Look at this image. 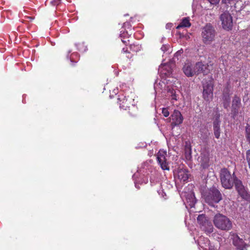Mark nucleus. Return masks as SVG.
I'll use <instances>...</instances> for the list:
<instances>
[{
    "label": "nucleus",
    "instance_id": "1",
    "mask_svg": "<svg viewBox=\"0 0 250 250\" xmlns=\"http://www.w3.org/2000/svg\"><path fill=\"white\" fill-rule=\"evenodd\" d=\"M216 34L214 27L210 23H207L201 29V37L203 43L206 45L210 44L215 41Z\"/></svg>",
    "mask_w": 250,
    "mask_h": 250
},
{
    "label": "nucleus",
    "instance_id": "2",
    "mask_svg": "<svg viewBox=\"0 0 250 250\" xmlns=\"http://www.w3.org/2000/svg\"><path fill=\"white\" fill-rule=\"evenodd\" d=\"M213 223L217 229L222 230L229 231L232 228L231 220L227 216L220 213L215 215Z\"/></svg>",
    "mask_w": 250,
    "mask_h": 250
},
{
    "label": "nucleus",
    "instance_id": "3",
    "mask_svg": "<svg viewBox=\"0 0 250 250\" xmlns=\"http://www.w3.org/2000/svg\"><path fill=\"white\" fill-rule=\"evenodd\" d=\"M236 176L233 174L231 175L229 170L224 168L220 171V179L222 186L226 189H230L233 186L234 178Z\"/></svg>",
    "mask_w": 250,
    "mask_h": 250
},
{
    "label": "nucleus",
    "instance_id": "4",
    "mask_svg": "<svg viewBox=\"0 0 250 250\" xmlns=\"http://www.w3.org/2000/svg\"><path fill=\"white\" fill-rule=\"evenodd\" d=\"M222 199L220 192L214 187L211 188L205 195L206 202L211 206H214V204L219 203Z\"/></svg>",
    "mask_w": 250,
    "mask_h": 250
},
{
    "label": "nucleus",
    "instance_id": "5",
    "mask_svg": "<svg viewBox=\"0 0 250 250\" xmlns=\"http://www.w3.org/2000/svg\"><path fill=\"white\" fill-rule=\"evenodd\" d=\"M133 96V94H131L130 97L129 96H127V97L126 96H119L118 100L120 108L124 110H127L130 105L134 106L135 102Z\"/></svg>",
    "mask_w": 250,
    "mask_h": 250
},
{
    "label": "nucleus",
    "instance_id": "6",
    "mask_svg": "<svg viewBox=\"0 0 250 250\" xmlns=\"http://www.w3.org/2000/svg\"><path fill=\"white\" fill-rule=\"evenodd\" d=\"M167 153L163 150H160L157 154V160L163 170H169L167 162Z\"/></svg>",
    "mask_w": 250,
    "mask_h": 250
},
{
    "label": "nucleus",
    "instance_id": "7",
    "mask_svg": "<svg viewBox=\"0 0 250 250\" xmlns=\"http://www.w3.org/2000/svg\"><path fill=\"white\" fill-rule=\"evenodd\" d=\"M220 20L222 27L226 30H230L233 26L232 17L228 12H225L221 15Z\"/></svg>",
    "mask_w": 250,
    "mask_h": 250
},
{
    "label": "nucleus",
    "instance_id": "8",
    "mask_svg": "<svg viewBox=\"0 0 250 250\" xmlns=\"http://www.w3.org/2000/svg\"><path fill=\"white\" fill-rule=\"evenodd\" d=\"M213 86L211 82L203 83V96L207 101H210L213 98Z\"/></svg>",
    "mask_w": 250,
    "mask_h": 250
},
{
    "label": "nucleus",
    "instance_id": "9",
    "mask_svg": "<svg viewBox=\"0 0 250 250\" xmlns=\"http://www.w3.org/2000/svg\"><path fill=\"white\" fill-rule=\"evenodd\" d=\"M183 117L180 111L175 109L170 116L171 125H180L183 123Z\"/></svg>",
    "mask_w": 250,
    "mask_h": 250
},
{
    "label": "nucleus",
    "instance_id": "10",
    "mask_svg": "<svg viewBox=\"0 0 250 250\" xmlns=\"http://www.w3.org/2000/svg\"><path fill=\"white\" fill-rule=\"evenodd\" d=\"M231 236L232 237V239L233 244L237 248V249L244 250L245 249L246 243L243 239L240 238L236 233H232Z\"/></svg>",
    "mask_w": 250,
    "mask_h": 250
},
{
    "label": "nucleus",
    "instance_id": "11",
    "mask_svg": "<svg viewBox=\"0 0 250 250\" xmlns=\"http://www.w3.org/2000/svg\"><path fill=\"white\" fill-rule=\"evenodd\" d=\"M195 69L196 75L201 73L204 74H207L210 70V66L208 64H204L202 62L196 63L195 64Z\"/></svg>",
    "mask_w": 250,
    "mask_h": 250
},
{
    "label": "nucleus",
    "instance_id": "12",
    "mask_svg": "<svg viewBox=\"0 0 250 250\" xmlns=\"http://www.w3.org/2000/svg\"><path fill=\"white\" fill-rule=\"evenodd\" d=\"M183 70L184 73L187 77H191L194 75H196L195 65L193 66L191 63L189 61L185 63Z\"/></svg>",
    "mask_w": 250,
    "mask_h": 250
},
{
    "label": "nucleus",
    "instance_id": "13",
    "mask_svg": "<svg viewBox=\"0 0 250 250\" xmlns=\"http://www.w3.org/2000/svg\"><path fill=\"white\" fill-rule=\"evenodd\" d=\"M231 94L230 90L229 87H226L223 90V100L224 101V106L225 108H227L229 106L230 102V95Z\"/></svg>",
    "mask_w": 250,
    "mask_h": 250
},
{
    "label": "nucleus",
    "instance_id": "14",
    "mask_svg": "<svg viewBox=\"0 0 250 250\" xmlns=\"http://www.w3.org/2000/svg\"><path fill=\"white\" fill-rule=\"evenodd\" d=\"M241 105V99L240 97L235 96L232 104V110L234 114L238 113V109Z\"/></svg>",
    "mask_w": 250,
    "mask_h": 250
},
{
    "label": "nucleus",
    "instance_id": "15",
    "mask_svg": "<svg viewBox=\"0 0 250 250\" xmlns=\"http://www.w3.org/2000/svg\"><path fill=\"white\" fill-rule=\"evenodd\" d=\"M166 87V84L164 82L160 81L159 83H155L154 85V88L156 94L162 93Z\"/></svg>",
    "mask_w": 250,
    "mask_h": 250
},
{
    "label": "nucleus",
    "instance_id": "16",
    "mask_svg": "<svg viewBox=\"0 0 250 250\" xmlns=\"http://www.w3.org/2000/svg\"><path fill=\"white\" fill-rule=\"evenodd\" d=\"M186 200L191 208L193 207L196 202V200L193 193L188 194L186 196Z\"/></svg>",
    "mask_w": 250,
    "mask_h": 250
},
{
    "label": "nucleus",
    "instance_id": "17",
    "mask_svg": "<svg viewBox=\"0 0 250 250\" xmlns=\"http://www.w3.org/2000/svg\"><path fill=\"white\" fill-rule=\"evenodd\" d=\"M197 222L201 226V228H202L209 221L207 219L205 215H199L197 217Z\"/></svg>",
    "mask_w": 250,
    "mask_h": 250
},
{
    "label": "nucleus",
    "instance_id": "18",
    "mask_svg": "<svg viewBox=\"0 0 250 250\" xmlns=\"http://www.w3.org/2000/svg\"><path fill=\"white\" fill-rule=\"evenodd\" d=\"M191 25L189 22V19L188 18H184L181 23L177 26V29H179L181 27H189Z\"/></svg>",
    "mask_w": 250,
    "mask_h": 250
},
{
    "label": "nucleus",
    "instance_id": "19",
    "mask_svg": "<svg viewBox=\"0 0 250 250\" xmlns=\"http://www.w3.org/2000/svg\"><path fill=\"white\" fill-rule=\"evenodd\" d=\"M237 192L239 195L244 199L247 200L250 197V195L246 190L245 188H241V189L237 191Z\"/></svg>",
    "mask_w": 250,
    "mask_h": 250
},
{
    "label": "nucleus",
    "instance_id": "20",
    "mask_svg": "<svg viewBox=\"0 0 250 250\" xmlns=\"http://www.w3.org/2000/svg\"><path fill=\"white\" fill-rule=\"evenodd\" d=\"M233 184H234L235 188L237 191L241 188H245L242 184V181L239 180L236 177H235Z\"/></svg>",
    "mask_w": 250,
    "mask_h": 250
},
{
    "label": "nucleus",
    "instance_id": "21",
    "mask_svg": "<svg viewBox=\"0 0 250 250\" xmlns=\"http://www.w3.org/2000/svg\"><path fill=\"white\" fill-rule=\"evenodd\" d=\"M202 229L205 232L210 233L213 231V227L210 222H208L205 226H204Z\"/></svg>",
    "mask_w": 250,
    "mask_h": 250
},
{
    "label": "nucleus",
    "instance_id": "22",
    "mask_svg": "<svg viewBox=\"0 0 250 250\" xmlns=\"http://www.w3.org/2000/svg\"><path fill=\"white\" fill-rule=\"evenodd\" d=\"M167 66L166 65L161 64L159 68L158 71L162 74H165L167 76H170L171 75V72L170 71H168L166 72V69Z\"/></svg>",
    "mask_w": 250,
    "mask_h": 250
},
{
    "label": "nucleus",
    "instance_id": "23",
    "mask_svg": "<svg viewBox=\"0 0 250 250\" xmlns=\"http://www.w3.org/2000/svg\"><path fill=\"white\" fill-rule=\"evenodd\" d=\"M178 177L183 181H187L188 178V174L184 171H179L178 172Z\"/></svg>",
    "mask_w": 250,
    "mask_h": 250
},
{
    "label": "nucleus",
    "instance_id": "24",
    "mask_svg": "<svg viewBox=\"0 0 250 250\" xmlns=\"http://www.w3.org/2000/svg\"><path fill=\"white\" fill-rule=\"evenodd\" d=\"M76 46L78 47V50L80 51L84 52L87 50L86 46L84 45V44L82 43H79L75 44Z\"/></svg>",
    "mask_w": 250,
    "mask_h": 250
},
{
    "label": "nucleus",
    "instance_id": "25",
    "mask_svg": "<svg viewBox=\"0 0 250 250\" xmlns=\"http://www.w3.org/2000/svg\"><path fill=\"white\" fill-rule=\"evenodd\" d=\"M209 159L208 158H205L201 162V166L203 168H207L209 166Z\"/></svg>",
    "mask_w": 250,
    "mask_h": 250
},
{
    "label": "nucleus",
    "instance_id": "26",
    "mask_svg": "<svg viewBox=\"0 0 250 250\" xmlns=\"http://www.w3.org/2000/svg\"><path fill=\"white\" fill-rule=\"evenodd\" d=\"M169 92L171 94L170 97L172 102L173 103V101H177L178 99V95L176 93V91L175 90H172L171 91H170Z\"/></svg>",
    "mask_w": 250,
    "mask_h": 250
},
{
    "label": "nucleus",
    "instance_id": "27",
    "mask_svg": "<svg viewBox=\"0 0 250 250\" xmlns=\"http://www.w3.org/2000/svg\"><path fill=\"white\" fill-rule=\"evenodd\" d=\"M141 46L139 44H131L130 45V49L133 52H137L141 50Z\"/></svg>",
    "mask_w": 250,
    "mask_h": 250
},
{
    "label": "nucleus",
    "instance_id": "28",
    "mask_svg": "<svg viewBox=\"0 0 250 250\" xmlns=\"http://www.w3.org/2000/svg\"><path fill=\"white\" fill-rule=\"evenodd\" d=\"M184 152H185V156L186 159L187 160H190L192 158V155H191L192 151H191V149H189V150H184Z\"/></svg>",
    "mask_w": 250,
    "mask_h": 250
},
{
    "label": "nucleus",
    "instance_id": "29",
    "mask_svg": "<svg viewBox=\"0 0 250 250\" xmlns=\"http://www.w3.org/2000/svg\"><path fill=\"white\" fill-rule=\"evenodd\" d=\"M213 130L215 137L218 139L220 135V129L219 126H214Z\"/></svg>",
    "mask_w": 250,
    "mask_h": 250
},
{
    "label": "nucleus",
    "instance_id": "30",
    "mask_svg": "<svg viewBox=\"0 0 250 250\" xmlns=\"http://www.w3.org/2000/svg\"><path fill=\"white\" fill-rule=\"evenodd\" d=\"M70 53H71V51H69L68 53L69 54ZM78 57H79V54L77 53H73L70 56H69V54H68V55L67 56V58H69V59L71 62H74V60L75 58Z\"/></svg>",
    "mask_w": 250,
    "mask_h": 250
},
{
    "label": "nucleus",
    "instance_id": "31",
    "mask_svg": "<svg viewBox=\"0 0 250 250\" xmlns=\"http://www.w3.org/2000/svg\"><path fill=\"white\" fill-rule=\"evenodd\" d=\"M246 137L247 141L250 144V126H247L246 127Z\"/></svg>",
    "mask_w": 250,
    "mask_h": 250
},
{
    "label": "nucleus",
    "instance_id": "32",
    "mask_svg": "<svg viewBox=\"0 0 250 250\" xmlns=\"http://www.w3.org/2000/svg\"><path fill=\"white\" fill-rule=\"evenodd\" d=\"M191 149V144L189 141H187L185 142L184 144V150H189Z\"/></svg>",
    "mask_w": 250,
    "mask_h": 250
},
{
    "label": "nucleus",
    "instance_id": "33",
    "mask_svg": "<svg viewBox=\"0 0 250 250\" xmlns=\"http://www.w3.org/2000/svg\"><path fill=\"white\" fill-rule=\"evenodd\" d=\"M170 49V45L168 44H164L161 47V50L164 52H168L169 53V50Z\"/></svg>",
    "mask_w": 250,
    "mask_h": 250
},
{
    "label": "nucleus",
    "instance_id": "34",
    "mask_svg": "<svg viewBox=\"0 0 250 250\" xmlns=\"http://www.w3.org/2000/svg\"><path fill=\"white\" fill-rule=\"evenodd\" d=\"M162 113L163 115L166 117H167L169 115V112L168 111V109L167 108H163L162 109Z\"/></svg>",
    "mask_w": 250,
    "mask_h": 250
},
{
    "label": "nucleus",
    "instance_id": "35",
    "mask_svg": "<svg viewBox=\"0 0 250 250\" xmlns=\"http://www.w3.org/2000/svg\"><path fill=\"white\" fill-rule=\"evenodd\" d=\"M246 159L248 162L249 167H250V150H248L246 152Z\"/></svg>",
    "mask_w": 250,
    "mask_h": 250
},
{
    "label": "nucleus",
    "instance_id": "36",
    "mask_svg": "<svg viewBox=\"0 0 250 250\" xmlns=\"http://www.w3.org/2000/svg\"><path fill=\"white\" fill-rule=\"evenodd\" d=\"M228 3L230 4L231 6L232 5L234 6V7H236V4L238 1H236V0H228Z\"/></svg>",
    "mask_w": 250,
    "mask_h": 250
},
{
    "label": "nucleus",
    "instance_id": "37",
    "mask_svg": "<svg viewBox=\"0 0 250 250\" xmlns=\"http://www.w3.org/2000/svg\"><path fill=\"white\" fill-rule=\"evenodd\" d=\"M211 4H216L219 2L220 0H208Z\"/></svg>",
    "mask_w": 250,
    "mask_h": 250
},
{
    "label": "nucleus",
    "instance_id": "38",
    "mask_svg": "<svg viewBox=\"0 0 250 250\" xmlns=\"http://www.w3.org/2000/svg\"><path fill=\"white\" fill-rule=\"evenodd\" d=\"M61 0H54L51 1V3L53 5H57L60 3Z\"/></svg>",
    "mask_w": 250,
    "mask_h": 250
},
{
    "label": "nucleus",
    "instance_id": "39",
    "mask_svg": "<svg viewBox=\"0 0 250 250\" xmlns=\"http://www.w3.org/2000/svg\"><path fill=\"white\" fill-rule=\"evenodd\" d=\"M129 25H130L129 23L126 22L124 23L123 26H124V27H125L126 26H129Z\"/></svg>",
    "mask_w": 250,
    "mask_h": 250
},
{
    "label": "nucleus",
    "instance_id": "40",
    "mask_svg": "<svg viewBox=\"0 0 250 250\" xmlns=\"http://www.w3.org/2000/svg\"><path fill=\"white\" fill-rule=\"evenodd\" d=\"M181 53V50H179L178 51H177L175 54V56H177L178 55H180Z\"/></svg>",
    "mask_w": 250,
    "mask_h": 250
},
{
    "label": "nucleus",
    "instance_id": "41",
    "mask_svg": "<svg viewBox=\"0 0 250 250\" xmlns=\"http://www.w3.org/2000/svg\"><path fill=\"white\" fill-rule=\"evenodd\" d=\"M122 41L123 43H124L125 44H126L128 42H129V40L126 41L124 39H122Z\"/></svg>",
    "mask_w": 250,
    "mask_h": 250
},
{
    "label": "nucleus",
    "instance_id": "42",
    "mask_svg": "<svg viewBox=\"0 0 250 250\" xmlns=\"http://www.w3.org/2000/svg\"><path fill=\"white\" fill-rule=\"evenodd\" d=\"M122 52H124V53H127V49H125V48H123V50H122Z\"/></svg>",
    "mask_w": 250,
    "mask_h": 250
},
{
    "label": "nucleus",
    "instance_id": "43",
    "mask_svg": "<svg viewBox=\"0 0 250 250\" xmlns=\"http://www.w3.org/2000/svg\"><path fill=\"white\" fill-rule=\"evenodd\" d=\"M124 86H125V87H126L125 84H123L122 87L121 86H120V87H121V88H122V90L123 91L126 90V89H124V87H124Z\"/></svg>",
    "mask_w": 250,
    "mask_h": 250
},
{
    "label": "nucleus",
    "instance_id": "44",
    "mask_svg": "<svg viewBox=\"0 0 250 250\" xmlns=\"http://www.w3.org/2000/svg\"><path fill=\"white\" fill-rule=\"evenodd\" d=\"M125 33L124 32V33H121V34H120V36H121V37L122 38H123V37L125 36Z\"/></svg>",
    "mask_w": 250,
    "mask_h": 250
},
{
    "label": "nucleus",
    "instance_id": "45",
    "mask_svg": "<svg viewBox=\"0 0 250 250\" xmlns=\"http://www.w3.org/2000/svg\"><path fill=\"white\" fill-rule=\"evenodd\" d=\"M117 89H114L113 90V92L115 93V94H116L117 93Z\"/></svg>",
    "mask_w": 250,
    "mask_h": 250
}]
</instances>
